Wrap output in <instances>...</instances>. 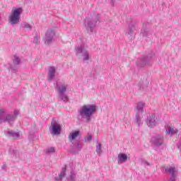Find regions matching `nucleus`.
I'll return each mask as SVG.
<instances>
[{"instance_id":"f257e3e1","label":"nucleus","mask_w":181,"mask_h":181,"mask_svg":"<svg viewBox=\"0 0 181 181\" xmlns=\"http://www.w3.org/2000/svg\"><path fill=\"white\" fill-rule=\"evenodd\" d=\"M97 107L94 105H85L79 110V112L82 117H86L90 119V117L95 112Z\"/></svg>"},{"instance_id":"f03ea898","label":"nucleus","mask_w":181,"mask_h":181,"mask_svg":"<svg viewBox=\"0 0 181 181\" xmlns=\"http://www.w3.org/2000/svg\"><path fill=\"white\" fill-rule=\"evenodd\" d=\"M23 10L21 8H13L11 11V14L9 16V22L11 25H16L19 23V20L21 19V13H22Z\"/></svg>"},{"instance_id":"7ed1b4c3","label":"nucleus","mask_w":181,"mask_h":181,"mask_svg":"<svg viewBox=\"0 0 181 181\" xmlns=\"http://www.w3.org/2000/svg\"><path fill=\"white\" fill-rule=\"evenodd\" d=\"M54 36V31L52 29L47 30L45 35V44L50 45L53 40V37Z\"/></svg>"},{"instance_id":"20e7f679","label":"nucleus","mask_w":181,"mask_h":181,"mask_svg":"<svg viewBox=\"0 0 181 181\" xmlns=\"http://www.w3.org/2000/svg\"><path fill=\"white\" fill-rule=\"evenodd\" d=\"M165 132L168 135H176L177 134V129H175L173 126L168 124L165 126Z\"/></svg>"},{"instance_id":"39448f33","label":"nucleus","mask_w":181,"mask_h":181,"mask_svg":"<svg viewBox=\"0 0 181 181\" xmlns=\"http://www.w3.org/2000/svg\"><path fill=\"white\" fill-rule=\"evenodd\" d=\"M52 132L54 135H60V131L62 129V126L57 123H54L52 125Z\"/></svg>"},{"instance_id":"423d86ee","label":"nucleus","mask_w":181,"mask_h":181,"mask_svg":"<svg viewBox=\"0 0 181 181\" xmlns=\"http://www.w3.org/2000/svg\"><path fill=\"white\" fill-rule=\"evenodd\" d=\"M78 135H80V132L78 131H74L70 132L69 134V139L70 142H73V141H74V139H76Z\"/></svg>"},{"instance_id":"0eeeda50","label":"nucleus","mask_w":181,"mask_h":181,"mask_svg":"<svg viewBox=\"0 0 181 181\" xmlns=\"http://www.w3.org/2000/svg\"><path fill=\"white\" fill-rule=\"evenodd\" d=\"M128 158V156L124 153H119L118 155V163H124V162H127V159Z\"/></svg>"},{"instance_id":"6e6552de","label":"nucleus","mask_w":181,"mask_h":181,"mask_svg":"<svg viewBox=\"0 0 181 181\" xmlns=\"http://www.w3.org/2000/svg\"><path fill=\"white\" fill-rule=\"evenodd\" d=\"M54 73H56V69H54V67L53 66L49 67V71L48 73L49 80H52L54 78Z\"/></svg>"},{"instance_id":"1a4fd4ad","label":"nucleus","mask_w":181,"mask_h":181,"mask_svg":"<svg viewBox=\"0 0 181 181\" xmlns=\"http://www.w3.org/2000/svg\"><path fill=\"white\" fill-rule=\"evenodd\" d=\"M15 117H12L11 115H8L4 119H1L0 122H11V121H13Z\"/></svg>"},{"instance_id":"9d476101","label":"nucleus","mask_w":181,"mask_h":181,"mask_svg":"<svg viewBox=\"0 0 181 181\" xmlns=\"http://www.w3.org/2000/svg\"><path fill=\"white\" fill-rule=\"evenodd\" d=\"M148 127H155V116H151L150 117L149 122L148 123Z\"/></svg>"},{"instance_id":"9b49d317","label":"nucleus","mask_w":181,"mask_h":181,"mask_svg":"<svg viewBox=\"0 0 181 181\" xmlns=\"http://www.w3.org/2000/svg\"><path fill=\"white\" fill-rule=\"evenodd\" d=\"M166 172H168L173 176H175V173H176V168L175 167H171L169 169H166Z\"/></svg>"},{"instance_id":"f8f14e48","label":"nucleus","mask_w":181,"mask_h":181,"mask_svg":"<svg viewBox=\"0 0 181 181\" xmlns=\"http://www.w3.org/2000/svg\"><path fill=\"white\" fill-rule=\"evenodd\" d=\"M82 60L85 62V60H88V52H84L81 54Z\"/></svg>"},{"instance_id":"ddd939ff","label":"nucleus","mask_w":181,"mask_h":181,"mask_svg":"<svg viewBox=\"0 0 181 181\" xmlns=\"http://www.w3.org/2000/svg\"><path fill=\"white\" fill-rule=\"evenodd\" d=\"M66 86H62L61 88H59V95H63V94L66 91Z\"/></svg>"},{"instance_id":"4468645a","label":"nucleus","mask_w":181,"mask_h":181,"mask_svg":"<svg viewBox=\"0 0 181 181\" xmlns=\"http://www.w3.org/2000/svg\"><path fill=\"white\" fill-rule=\"evenodd\" d=\"M66 176V168H62V171L59 175V178L62 179Z\"/></svg>"},{"instance_id":"2eb2a0df","label":"nucleus","mask_w":181,"mask_h":181,"mask_svg":"<svg viewBox=\"0 0 181 181\" xmlns=\"http://www.w3.org/2000/svg\"><path fill=\"white\" fill-rule=\"evenodd\" d=\"M5 114V109L0 107V122L2 120V117Z\"/></svg>"},{"instance_id":"dca6fc26","label":"nucleus","mask_w":181,"mask_h":181,"mask_svg":"<svg viewBox=\"0 0 181 181\" xmlns=\"http://www.w3.org/2000/svg\"><path fill=\"white\" fill-rule=\"evenodd\" d=\"M137 110L138 111H142L144 110V103H139L137 105Z\"/></svg>"},{"instance_id":"f3484780","label":"nucleus","mask_w":181,"mask_h":181,"mask_svg":"<svg viewBox=\"0 0 181 181\" xmlns=\"http://www.w3.org/2000/svg\"><path fill=\"white\" fill-rule=\"evenodd\" d=\"M91 139H93V136L91 135L88 134V136H86L85 141L90 142V141H91Z\"/></svg>"},{"instance_id":"a211bd4d","label":"nucleus","mask_w":181,"mask_h":181,"mask_svg":"<svg viewBox=\"0 0 181 181\" xmlns=\"http://www.w3.org/2000/svg\"><path fill=\"white\" fill-rule=\"evenodd\" d=\"M47 153H53L54 152V148L50 147L46 150Z\"/></svg>"},{"instance_id":"6ab92c4d","label":"nucleus","mask_w":181,"mask_h":181,"mask_svg":"<svg viewBox=\"0 0 181 181\" xmlns=\"http://www.w3.org/2000/svg\"><path fill=\"white\" fill-rule=\"evenodd\" d=\"M79 53H84L83 47L76 49V54H78Z\"/></svg>"},{"instance_id":"aec40b11","label":"nucleus","mask_w":181,"mask_h":181,"mask_svg":"<svg viewBox=\"0 0 181 181\" xmlns=\"http://www.w3.org/2000/svg\"><path fill=\"white\" fill-rule=\"evenodd\" d=\"M96 152L98 153H101V144H99L98 146H97Z\"/></svg>"},{"instance_id":"412c9836","label":"nucleus","mask_w":181,"mask_h":181,"mask_svg":"<svg viewBox=\"0 0 181 181\" xmlns=\"http://www.w3.org/2000/svg\"><path fill=\"white\" fill-rule=\"evenodd\" d=\"M24 28L25 30H30V28H31L30 25H29L28 23H25L24 25Z\"/></svg>"},{"instance_id":"4be33fe9","label":"nucleus","mask_w":181,"mask_h":181,"mask_svg":"<svg viewBox=\"0 0 181 181\" xmlns=\"http://www.w3.org/2000/svg\"><path fill=\"white\" fill-rule=\"evenodd\" d=\"M59 96H60V98H61L62 100H63V101L67 100V96H66V95H63V94H62V95H59Z\"/></svg>"},{"instance_id":"5701e85b","label":"nucleus","mask_w":181,"mask_h":181,"mask_svg":"<svg viewBox=\"0 0 181 181\" xmlns=\"http://www.w3.org/2000/svg\"><path fill=\"white\" fill-rule=\"evenodd\" d=\"M13 63L14 64H19V58L18 57L15 58Z\"/></svg>"},{"instance_id":"b1692460","label":"nucleus","mask_w":181,"mask_h":181,"mask_svg":"<svg viewBox=\"0 0 181 181\" xmlns=\"http://www.w3.org/2000/svg\"><path fill=\"white\" fill-rule=\"evenodd\" d=\"M163 141L162 139L160 140V143H156V145H160L162 144Z\"/></svg>"},{"instance_id":"393cba45","label":"nucleus","mask_w":181,"mask_h":181,"mask_svg":"<svg viewBox=\"0 0 181 181\" xmlns=\"http://www.w3.org/2000/svg\"><path fill=\"white\" fill-rule=\"evenodd\" d=\"M169 181H174L173 178H171Z\"/></svg>"}]
</instances>
